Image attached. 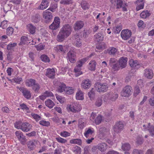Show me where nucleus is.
<instances>
[{
    "label": "nucleus",
    "mask_w": 154,
    "mask_h": 154,
    "mask_svg": "<svg viewBox=\"0 0 154 154\" xmlns=\"http://www.w3.org/2000/svg\"><path fill=\"white\" fill-rule=\"evenodd\" d=\"M7 60L9 61H11L12 60L13 58V57L12 56V53H11L10 51H8V53L7 55Z\"/></svg>",
    "instance_id": "nucleus-60"
},
{
    "label": "nucleus",
    "mask_w": 154,
    "mask_h": 154,
    "mask_svg": "<svg viewBox=\"0 0 154 154\" xmlns=\"http://www.w3.org/2000/svg\"><path fill=\"white\" fill-rule=\"evenodd\" d=\"M73 152L75 153H78L81 152V149L80 147L76 146L74 147Z\"/></svg>",
    "instance_id": "nucleus-63"
},
{
    "label": "nucleus",
    "mask_w": 154,
    "mask_h": 154,
    "mask_svg": "<svg viewBox=\"0 0 154 154\" xmlns=\"http://www.w3.org/2000/svg\"><path fill=\"white\" fill-rule=\"evenodd\" d=\"M14 125L16 128L18 129H21L23 131L26 132L29 131L32 127V126L27 122L21 124L20 122H17L15 123Z\"/></svg>",
    "instance_id": "nucleus-3"
},
{
    "label": "nucleus",
    "mask_w": 154,
    "mask_h": 154,
    "mask_svg": "<svg viewBox=\"0 0 154 154\" xmlns=\"http://www.w3.org/2000/svg\"><path fill=\"white\" fill-rule=\"evenodd\" d=\"M116 63L117 60L114 58H111L109 60V64L111 66H113L114 64Z\"/></svg>",
    "instance_id": "nucleus-61"
},
{
    "label": "nucleus",
    "mask_w": 154,
    "mask_h": 154,
    "mask_svg": "<svg viewBox=\"0 0 154 154\" xmlns=\"http://www.w3.org/2000/svg\"><path fill=\"white\" fill-rule=\"evenodd\" d=\"M95 87L97 91L99 92H106L108 89L109 85L106 83H102L97 82L95 85Z\"/></svg>",
    "instance_id": "nucleus-4"
},
{
    "label": "nucleus",
    "mask_w": 154,
    "mask_h": 154,
    "mask_svg": "<svg viewBox=\"0 0 154 154\" xmlns=\"http://www.w3.org/2000/svg\"><path fill=\"white\" fill-rule=\"evenodd\" d=\"M124 127V124L123 122L119 121L117 122L113 127V130L116 133H118L120 132L123 130Z\"/></svg>",
    "instance_id": "nucleus-7"
},
{
    "label": "nucleus",
    "mask_w": 154,
    "mask_h": 154,
    "mask_svg": "<svg viewBox=\"0 0 154 154\" xmlns=\"http://www.w3.org/2000/svg\"><path fill=\"white\" fill-rule=\"evenodd\" d=\"M97 149L102 152L105 151L107 148V144L104 143L98 144L97 145Z\"/></svg>",
    "instance_id": "nucleus-23"
},
{
    "label": "nucleus",
    "mask_w": 154,
    "mask_h": 154,
    "mask_svg": "<svg viewBox=\"0 0 154 154\" xmlns=\"http://www.w3.org/2000/svg\"><path fill=\"white\" fill-rule=\"evenodd\" d=\"M122 148L124 151H129L131 149V146L129 143H126L122 144Z\"/></svg>",
    "instance_id": "nucleus-35"
},
{
    "label": "nucleus",
    "mask_w": 154,
    "mask_h": 154,
    "mask_svg": "<svg viewBox=\"0 0 154 154\" xmlns=\"http://www.w3.org/2000/svg\"><path fill=\"white\" fill-rule=\"evenodd\" d=\"M131 34V32L130 30L128 29H125L122 31L121 35L123 39L126 40L130 37Z\"/></svg>",
    "instance_id": "nucleus-10"
},
{
    "label": "nucleus",
    "mask_w": 154,
    "mask_h": 154,
    "mask_svg": "<svg viewBox=\"0 0 154 154\" xmlns=\"http://www.w3.org/2000/svg\"><path fill=\"white\" fill-rule=\"evenodd\" d=\"M150 15V13L148 11H143L140 14V17L143 18H146L149 16Z\"/></svg>",
    "instance_id": "nucleus-36"
},
{
    "label": "nucleus",
    "mask_w": 154,
    "mask_h": 154,
    "mask_svg": "<svg viewBox=\"0 0 154 154\" xmlns=\"http://www.w3.org/2000/svg\"><path fill=\"white\" fill-rule=\"evenodd\" d=\"M103 100L102 98L100 97L98 98L95 102V105L97 107L100 106L102 104Z\"/></svg>",
    "instance_id": "nucleus-45"
},
{
    "label": "nucleus",
    "mask_w": 154,
    "mask_h": 154,
    "mask_svg": "<svg viewBox=\"0 0 154 154\" xmlns=\"http://www.w3.org/2000/svg\"><path fill=\"white\" fill-rule=\"evenodd\" d=\"M60 20L59 17H56L52 23L49 26L50 29L52 30H56L59 28L60 26Z\"/></svg>",
    "instance_id": "nucleus-6"
},
{
    "label": "nucleus",
    "mask_w": 154,
    "mask_h": 154,
    "mask_svg": "<svg viewBox=\"0 0 154 154\" xmlns=\"http://www.w3.org/2000/svg\"><path fill=\"white\" fill-rule=\"evenodd\" d=\"M94 133V131L92 130L91 128H88V130H87L85 132L84 134L85 136L86 137L88 138L89 135H92Z\"/></svg>",
    "instance_id": "nucleus-37"
},
{
    "label": "nucleus",
    "mask_w": 154,
    "mask_h": 154,
    "mask_svg": "<svg viewBox=\"0 0 154 154\" xmlns=\"http://www.w3.org/2000/svg\"><path fill=\"white\" fill-rule=\"evenodd\" d=\"M40 86L39 84L36 83V84L32 87V88L35 92H38L40 88Z\"/></svg>",
    "instance_id": "nucleus-48"
},
{
    "label": "nucleus",
    "mask_w": 154,
    "mask_h": 154,
    "mask_svg": "<svg viewBox=\"0 0 154 154\" xmlns=\"http://www.w3.org/2000/svg\"><path fill=\"white\" fill-rule=\"evenodd\" d=\"M72 30V26L69 24L64 25L60 29L57 35V40L58 42L63 41L66 38L68 37L71 34Z\"/></svg>",
    "instance_id": "nucleus-1"
},
{
    "label": "nucleus",
    "mask_w": 154,
    "mask_h": 154,
    "mask_svg": "<svg viewBox=\"0 0 154 154\" xmlns=\"http://www.w3.org/2000/svg\"><path fill=\"white\" fill-rule=\"evenodd\" d=\"M72 3V0H61L60 2L61 4L64 5H69Z\"/></svg>",
    "instance_id": "nucleus-54"
},
{
    "label": "nucleus",
    "mask_w": 154,
    "mask_h": 154,
    "mask_svg": "<svg viewBox=\"0 0 154 154\" xmlns=\"http://www.w3.org/2000/svg\"><path fill=\"white\" fill-rule=\"evenodd\" d=\"M39 124L43 126L47 127L48 126L50 125V123L49 122L44 120H42L40 121Z\"/></svg>",
    "instance_id": "nucleus-52"
},
{
    "label": "nucleus",
    "mask_w": 154,
    "mask_h": 154,
    "mask_svg": "<svg viewBox=\"0 0 154 154\" xmlns=\"http://www.w3.org/2000/svg\"><path fill=\"white\" fill-rule=\"evenodd\" d=\"M43 17L45 19V22L46 23H48L51 21L53 16L51 13L47 11L43 13Z\"/></svg>",
    "instance_id": "nucleus-11"
},
{
    "label": "nucleus",
    "mask_w": 154,
    "mask_h": 154,
    "mask_svg": "<svg viewBox=\"0 0 154 154\" xmlns=\"http://www.w3.org/2000/svg\"><path fill=\"white\" fill-rule=\"evenodd\" d=\"M61 136L63 137H66L70 135V134L66 131H64L60 133Z\"/></svg>",
    "instance_id": "nucleus-59"
},
{
    "label": "nucleus",
    "mask_w": 154,
    "mask_h": 154,
    "mask_svg": "<svg viewBox=\"0 0 154 154\" xmlns=\"http://www.w3.org/2000/svg\"><path fill=\"white\" fill-rule=\"evenodd\" d=\"M74 91V90L72 87L66 88L65 92L68 94H71L73 93Z\"/></svg>",
    "instance_id": "nucleus-51"
},
{
    "label": "nucleus",
    "mask_w": 154,
    "mask_h": 154,
    "mask_svg": "<svg viewBox=\"0 0 154 154\" xmlns=\"http://www.w3.org/2000/svg\"><path fill=\"white\" fill-rule=\"evenodd\" d=\"M27 26L29 31L31 34H33L35 33L36 28L35 26L31 24H28Z\"/></svg>",
    "instance_id": "nucleus-28"
},
{
    "label": "nucleus",
    "mask_w": 154,
    "mask_h": 154,
    "mask_svg": "<svg viewBox=\"0 0 154 154\" xmlns=\"http://www.w3.org/2000/svg\"><path fill=\"white\" fill-rule=\"evenodd\" d=\"M110 96H109V99H108V103H109L110 101H115L118 98V95L115 92H109V94Z\"/></svg>",
    "instance_id": "nucleus-19"
},
{
    "label": "nucleus",
    "mask_w": 154,
    "mask_h": 154,
    "mask_svg": "<svg viewBox=\"0 0 154 154\" xmlns=\"http://www.w3.org/2000/svg\"><path fill=\"white\" fill-rule=\"evenodd\" d=\"M37 144V140H32L28 142L27 145L29 149L32 150L35 149Z\"/></svg>",
    "instance_id": "nucleus-15"
},
{
    "label": "nucleus",
    "mask_w": 154,
    "mask_h": 154,
    "mask_svg": "<svg viewBox=\"0 0 154 154\" xmlns=\"http://www.w3.org/2000/svg\"><path fill=\"white\" fill-rule=\"evenodd\" d=\"M66 88V85L64 84H61L59 85L58 88V91L59 92L61 93L64 91L65 92Z\"/></svg>",
    "instance_id": "nucleus-32"
},
{
    "label": "nucleus",
    "mask_w": 154,
    "mask_h": 154,
    "mask_svg": "<svg viewBox=\"0 0 154 154\" xmlns=\"http://www.w3.org/2000/svg\"><path fill=\"white\" fill-rule=\"evenodd\" d=\"M57 141L59 143H64L67 142V140L60 137H58L56 138Z\"/></svg>",
    "instance_id": "nucleus-56"
},
{
    "label": "nucleus",
    "mask_w": 154,
    "mask_h": 154,
    "mask_svg": "<svg viewBox=\"0 0 154 154\" xmlns=\"http://www.w3.org/2000/svg\"><path fill=\"white\" fill-rule=\"evenodd\" d=\"M48 6V2L47 0H43L41 5L38 7V9L40 10L46 9Z\"/></svg>",
    "instance_id": "nucleus-21"
},
{
    "label": "nucleus",
    "mask_w": 154,
    "mask_h": 154,
    "mask_svg": "<svg viewBox=\"0 0 154 154\" xmlns=\"http://www.w3.org/2000/svg\"><path fill=\"white\" fill-rule=\"evenodd\" d=\"M41 60L45 62H49L50 61V60L49 57L46 55H42L40 57Z\"/></svg>",
    "instance_id": "nucleus-42"
},
{
    "label": "nucleus",
    "mask_w": 154,
    "mask_h": 154,
    "mask_svg": "<svg viewBox=\"0 0 154 154\" xmlns=\"http://www.w3.org/2000/svg\"><path fill=\"white\" fill-rule=\"evenodd\" d=\"M69 110L73 112H78L81 109L80 105L77 103H72L69 107Z\"/></svg>",
    "instance_id": "nucleus-9"
},
{
    "label": "nucleus",
    "mask_w": 154,
    "mask_h": 154,
    "mask_svg": "<svg viewBox=\"0 0 154 154\" xmlns=\"http://www.w3.org/2000/svg\"><path fill=\"white\" fill-rule=\"evenodd\" d=\"M144 76L149 79H152L153 76V73L152 70L149 69H146L144 71L143 74Z\"/></svg>",
    "instance_id": "nucleus-17"
},
{
    "label": "nucleus",
    "mask_w": 154,
    "mask_h": 154,
    "mask_svg": "<svg viewBox=\"0 0 154 154\" xmlns=\"http://www.w3.org/2000/svg\"><path fill=\"white\" fill-rule=\"evenodd\" d=\"M96 65V63L94 60L91 61L89 63V69L91 71H94Z\"/></svg>",
    "instance_id": "nucleus-27"
},
{
    "label": "nucleus",
    "mask_w": 154,
    "mask_h": 154,
    "mask_svg": "<svg viewBox=\"0 0 154 154\" xmlns=\"http://www.w3.org/2000/svg\"><path fill=\"white\" fill-rule=\"evenodd\" d=\"M11 9V7L9 5H6L3 8V10L5 13H6L8 11H10Z\"/></svg>",
    "instance_id": "nucleus-58"
},
{
    "label": "nucleus",
    "mask_w": 154,
    "mask_h": 154,
    "mask_svg": "<svg viewBox=\"0 0 154 154\" xmlns=\"http://www.w3.org/2000/svg\"><path fill=\"white\" fill-rule=\"evenodd\" d=\"M127 61V58L121 57L119 61L120 67L122 69L125 68L126 66Z\"/></svg>",
    "instance_id": "nucleus-20"
},
{
    "label": "nucleus",
    "mask_w": 154,
    "mask_h": 154,
    "mask_svg": "<svg viewBox=\"0 0 154 154\" xmlns=\"http://www.w3.org/2000/svg\"><path fill=\"white\" fill-rule=\"evenodd\" d=\"M20 91L23 93L24 97L27 99H29L31 97V94L30 92L26 88L22 87H20L19 88Z\"/></svg>",
    "instance_id": "nucleus-14"
},
{
    "label": "nucleus",
    "mask_w": 154,
    "mask_h": 154,
    "mask_svg": "<svg viewBox=\"0 0 154 154\" xmlns=\"http://www.w3.org/2000/svg\"><path fill=\"white\" fill-rule=\"evenodd\" d=\"M67 57L69 61L71 63H74L76 61L75 53L72 51H70L68 53Z\"/></svg>",
    "instance_id": "nucleus-12"
},
{
    "label": "nucleus",
    "mask_w": 154,
    "mask_h": 154,
    "mask_svg": "<svg viewBox=\"0 0 154 154\" xmlns=\"http://www.w3.org/2000/svg\"><path fill=\"white\" fill-rule=\"evenodd\" d=\"M17 44L16 43H11L8 45L7 46V49L8 51H11L14 49V47L17 45Z\"/></svg>",
    "instance_id": "nucleus-41"
},
{
    "label": "nucleus",
    "mask_w": 154,
    "mask_h": 154,
    "mask_svg": "<svg viewBox=\"0 0 154 154\" xmlns=\"http://www.w3.org/2000/svg\"><path fill=\"white\" fill-rule=\"evenodd\" d=\"M84 24V23L83 21H77L74 25L73 28L74 30L78 31L81 29L83 27Z\"/></svg>",
    "instance_id": "nucleus-16"
},
{
    "label": "nucleus",
    "mask_w": 154,
    "mask_h": 154,
    "mask_svg": "<svg viewBox=\"0 0 154 154\" xmlns=\"http://www.w3.org/2000/svg\"><path fill=\"white\" fill-rule=\"evenodd\" d=\"M31 116L37 122L41 119V117L38 114L32 113L31 114Z\"/></svg>",
    "instance_id": "nucleus-47"
},
{
    "label": "nucleus",
    "mask_w": 154,
    "mask_h": 154,
    "mask_svg": "<svg viewBox=\"0 0 154 154\" xmlns=\"http://www.w3.org/2000/svg\"><path fill=\"white\" fill-rule=\"evenodd\" d=\"M94 37L95 40L97 42L102 41L103 39V36L100 32H98L95 34L94 35Z\"/></svg>",
    "instance_id": "nucleus-26"
},
{
    "label": "nucleus",
    "mask_w": 154,
    "mask_h": 154,
    "mask_svg": "<svg viewBox=\"0 0 154 154\" xmlns=\"http://www.w3.org/2000/svg\"><path fill=\"white\" fill-rule=\"evenodd\" d=\"M8 21L7 20H4L1 23L0 25V27L2 26L3 29H6L8 26Z\"/></svg>",
    "instance_id": "nucleus-53"
},
{
    "label": "nucleus",
    "mask_w": 154,
    "mask_h": 154,
    "mask_svg": "<svg viewBox=\"0 0 154 154\" xmlns=\"http://www.w3.org/2000/svg\"><path fill=\"white\" fill-rule=\"evenodd\" d=\"M81 5L82 8L83 9L86 10L88 8V5L86 1H82L81 3Z\"/></svg>",
    "instance_id": "nucleus-43"
},
{
    "label": "nucleus",
    "mask_w": 154,
    "mask_h": 154,
    "mask_svg": "<svg viewBox=\"0 0 154 154\" xmlns=\"http://www.w3.org/2000/svg\"><path fill=\"white\" fill-rule=\"evenodd\" d=\"M45 45L42 44H40L38 45H35V47L38 51H41L44 49Z\"/></svg>",
    "instance_id": "nucleus-55"
},
{
    "label": "nucleus",
    "mask_w": 154,
    "mask_h": 154,
    "mask_svg": "<svg viewBox=\"0 0 154 154\" xmlns=\"http://www.w3.org/2000/svg\"><path fill=\"white\" fill-rule=\"evenodd\" d=\"M123 2L122 0H118L116 2L117 5V9H119L122 7Z\"/></svg>",
    "instance_id": "nucleus-62"
},
{
    "label": "nucleus",
    "mask_w": 154,
    "mask_h": 154,
    "mask_svg": "<svg viewBox=\"0 0 154 154\" xmlns=\"http://www.w3.org/2000/svg\"><path fill=\"white\" fill-rule=\"evenodd\" d=\"M55 75V72L54 69H47L46 75L50 79H54Z\"/></svg>",
    "instance_id": "nucleus-13"
},
{
    "label": "nucleus",
    "mask_w": 154,
    "mask_h": 154,
    "mask_svg": "<svg viewBox=\"0 0 154 154\" xmlns=\"http://www.w3.org/2000/svg\"><path fill=\"white\" fill-rule=\"evenodd\" d=\"M147 129L152 136L154 135V127L152 125H150V123L148 124V125L147 127Z\"/></svg>",
    "instance_id": "nucleus-30"
},
{
    "label": "nucleus",
    "mask_w": 154,
    "mask_h": 154,
    "mask_svg": "<svg viewBox=\"0 0 154 154\" xmlns=\"http://www.w3.org/2000/svg\"><path fill=\"white\" fill-rule=\"evenodd\" d=\"M36 83L35 80L30 79L27 80L25 83L26 86L29 87H31L32 88Z\"/></svg>",
    "instance_id": "nucleus-25"
},
{
    "label": "nucleus",
    "mask_w": 154,
    "mask_h": 154,
    "mask_svg": "<svg viewBox=\"0 0 154 154\" xmlns=\"http://www.w3.org/2000/svg\"><path fill=\"white\" fill-rule=\"evenodd\" d=\"M88 96L91 100H92L94 99L95 96V92L93 88H92L90 91L88 93Z\"/></svg>",
    "instance_id": "nucleus-40"
},
{
    "label": "nucleus",
    "mask_w": 154,
    "mask_h": 154,
    "mask_svg": "<svg viewBox=\"0 0 154 154\" xmlns=\"http://www.w3.org/2000/svg\"><path fill=\"white\" fill-rule=\"evenodd\" d=\"M45 103L46 106L50 109L52 108L54 105V103L50 99H48L45 101Z\"/></svg>",
    "instance_id": "nucleus-31"
},
{
    "label": "nucleus",
    "mask_w": 154,
    "mask_h": 154,
    "mask_svg": "<svg viewBox=\"0 0 154 154\" xmlns=\"http://www.w3.org/2000/svg\"><path fill=\"white\" fill-rule=\"evenodd\" d=\"M102 117V116L99 114L94 120V123L97 125L99 124L101 122Z\"/></svg>",
    "instance_id": "nucleus-34"
},
{
    "label": "nucleus",
    "mask_w": 154,
    "mask_h": 154,
    "mask_svg": "<svg viewBox=\"0 0 154 154\" xmlns=\"http://www.w3.org/2000/svg\"><path fill=\"white\" fill-rule=\"evenodd\" d=\"M70 143L71 144H76L79 145H81L82 144V141L80 139H74L71 140Z\"/></svg>",
    "instance_id": "nucleus-33"
},
{
    "label": "nucleus",
    "mask_w": 154,
    "mask_h": 154,
    "mask_svg": "<svg viewBox=\"0 0 154 154\" xmlns=\"http://www.w3.org/2000/svg\"><path fill=\"white\" fill-rule=\"evenodd\" d=\"M106 130V128L104 127H102L99 128L98 137L100 139H102L105 136Z\"/></svg>",
    "instance_id": "nucleus-24"
},
{
    "label": "nucleus",
    "mask_w": 154,
    "mask_h": 154,
    "mask_svg": "<svg viewBox=\"0 0 154 154\" xmlns=\"http://www.w3.org/2000/svg\"><path fill=\"white\" fill-rule=\"evenodd\" d=\"M22 81V79L21 77L15 78L12 79L11 82H16L20 84L21 82Z\"/></svg>",
    "instance_id": "nucleus-49"
},
{
    "label": "nucleus",
    "mask_w": 154,
    "mask_h": 154,
    "mask_svg": "<svg viewBox=\"0 0 154 154\" xmlns=\"http://www.w3.org/2000/svg\"><path fill=\"white\" fill-rule=\"evenodd\" d=\"M88 59V58H83L79 60L76 63V66L75 67L74 71L75 73V76H77L82 74V72L81 71V67L83 64L85 63Z\"/></svg>",
    "instance_id": "nucleus-2"
},
{
    "label": "nucleus",
    "mask_w": 154,
    "mask_h": 154,
    "mask_svg": "<svg viewBox=\"0 0 154 154\" xmlns=\"http://www.w3.org/2000/svg\"><path fill=\"white\" fill-rule=\"evenodd\" d=\"M57 7V4L56 3L51 4V5L50 8H49L48 10H50L52 12L54 11L55 9Z\"/></svg>",
    "instance_id": "nucleus-46"
},
{
    "label": "nucleus",
    "mask_w": 154,
    "mask_h": 154,
    "mask_svg": "<svg viewBox=\"0 0 154 154\" xmlns=\"http://www.w3.org/2000/svg\"><path fill=\"white\" fill-rule=\"evenodd\" d=\"M28 38L26 36H22L20 39V42L19 45H23L25 44Z\"/></svg>",
    "instance_id": "nucleus-39"
},
{
    "label": "nucleus",
    "mask_w": 154,
    "mask_h": 154,
    "mask_svg": "<svg viewBox=\"0 0 154 154\" xmlns=\"http://www.w3.org/2000/svg\"><path fill=\"white\" fill-rule=\"evenodd\" d=\"M14 31V29L12 27H9L7 29L6 34L8 35H11L13 33Z\"/></svg>",
    "instance_id": "nucleus-50"
},
{
    "label": "nucleus",
    "mask_w": 154,
    "mask_h": 154,
    "mask_svg": "<svg viewBox=\"0 0 154 154\" xmlns=\"http://www.w3.org/2000/svg\"><path fill=\"white\" fill-rule=\"evenodd\" d=\"M90 33V32L89 30H84L83 33V36L84 38H87L88 36Z\"/></svg>",
    "instance_id": "nucleus-57"
},
{
    "label": "nucleus",
    "mask_w": 154,
    "mask_h": 154,
    "mask_svg": "<svg viewBox=\"0 0 154 154\" xmlns=\"http://www.w3.org/2000/svg\"><path fill=\"white\" fill-rule=\"evenodd\" d=\"M129 63L131 67L134 68L135 69H138L140 67V65L137 60H131L129 61Z\"/></svg>",
    "instance_id": "nucleus-22"
},
{
    "label": "nucleus",
    "mask_w": 154,
    "mask_h": 154,
    "mask_svg": "<svg viewBox=\"0 0 154 154\" xmlns=\"http://www.w3.org/2000/svg\"><path fill=\"white\" fill-rule=\"evenodd\" d=\"M91 85V82L88 79L83 80L81 84L82 88L86 89L89 88Z\"/></svg>",
    "instance_id": "nucleus-18"
},
{
    "label": "nucleus",
    "mask_w": 154,
    "mask_h": 154,
    "mask_svg": "<svg viewBox=\"0 0 154 154\" xmlns=\"http://www.w3.org/2000/svg\"><path fill=\"white\" fill-rule=\"evenodd\" d=\"M76 98L79 100H82L84 99V96L83 92L81 91H78L76 95Z\"/></svg>",
    "instance_id": "nucleus-29"
},
{
    "label": "nucleus",
    "mask_w": 154,
    "mask_h": 154,
    "mask_svg": "<svg viewBox=\"0 0 154 154\" xmlns=\"http://www.w3.org/2000/svg\"><path fill=\"white\" fill-rule=\"evenodd\" d=\"M112 68L115 70H118L119 69L120 67L119 65L117 63H116L111 66Z\"/></svg>",
    "instance_id": "nucleus-64"
},
{
    "label": "nucleus",
    "mask_w": 154,
    "mask_h": 154,
    "mask_svg": "<svg viewBox=\"0 0 154 154\" xmlns=\"http://www.w3.org/2000/svg\"><path fill=\"white\" fill-rule=\"evenodd\" d=\"M117 51V49L114 47L109 48L108 50V53L109 54L114 55Z\"/></svg>",
    "instance_id": "nucleus-44"
},
{
    "label": "nucleus",
    "mask_w": 154,
    "mask_h": 154,
    "mask_svg": "<svg viewBox=\"0 0 154 154\" xmlns=\"http://www.w3.org/2000/svg\"><path fill=\"white\" fill-rule=\"evenodd\" d=\"M15 134L18 140L21 144L24 145L26 141L25 137L23 135L22 132L20 131H17L15 132Z\"/></svg>",
    "instance_id": "nucleus-8"
},
{
    "label": "nucleus",
    "mask_w": 154,
    "mask_h": 154,
    "mask_svg": "<svg viewBox=\"0 0 154 154\" xmlns=\"http://www.w3.org/2000/svg\"><path fill=\"white\" fill-rule=\"evenodd\" d=\"M132 90L131 86L129 85L126 86L122 91L121 95L122 97H128L131 94Z\"/></svg>",
    "instance_id": "nucleus-5"
},
{
    "label": "nucleus",
    "mask_w": 154,
    "mask_h": 154,
    "mask_svg": "<svg viewBox=\"0 0 154 154\" xmlns=\"http://www.w3.org/2000/svg\"><path fill=\"white\" fill-rule=\"evenodd\" d=\"M32 20L35 23H37L40 20V16L38 14H36L33 17Z\"/></svg>",
    "instance_id": "nucleus-38"
}]
</instances>
